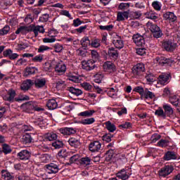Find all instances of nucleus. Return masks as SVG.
<instances>
[{"label": "nucleus", "mask_w": 180, "mask_h": 180, "mask_svg": "<svg viewBox=\"0 0 180 180\" xmlns=\"http://www.w3.org/2000/svg\"><path fill=\"white\" fill-rule=\"evenodd\" d=\"M146 26L148 27L149 30L153 34V37H155V39H160L162 37V31L161 30V28L158 27V25L151 22H148L146 23Z\"/></svg>", "instance_id": "nucleus-1"}, {"label": "nucleus", "mask_w": 180, "mask_h": 180, "mask_svg": "<svg viewBox=\"0 0 180 180\" xmlns=\"http://www.w3.org/2000/svg\"><path fill=\"white\" fill-rule=\"evenodd\" d=\"M162 47L168 53H174L178 47V44L172 41V40H167L162 43Z\"/></svg>", "instance_id": "nucleus-2"}, {"label": "nucleus", "mask_w": 180, "mask_h": 180, "mask_svg": "<svg viewBox=\"0 0 180 180\" xmlns=\"http://www.w3.org/2000/svg\"><path fill=\"white\" fill-rule=\"evenodd\" d=\"M174 171V166L172 165H165L163 167H162L159 172V176H161L162 178H167L168 175H171Z\"/></svg>", "instance_id": "nucleus-3"}, {"label": "nucleus", "mask_w": 180, "mask_h": 180, "mask_svg": "<svg viewBox=\"0 0 180 180\" xmlns=\"http://www.w3.org/2000/svg\"><path fill=\"white\" fill-rule=\"evenodd\" d=\"M96 60L89 59L88 60L82 61V68L85 71H92L96 68V65H95Z\"/></svg>", "instance_id": "nucleus-4"}, {"label": "nucleus", "mask_w": 180, "mask_h": 180, "mask_svg": "<svg viewBox=\"0 0 180 180\" xmlns=\"http://www.w3.org/2000/svg\"><path fill=\"white\" fill-rule=\"evenodd\" d=\"M146 71V68L144 67V64L138 63L132 68V74L135 77H140L143 75V72Z\"/></svg>", "instance_id": "nucleus-5"}, {"label": "nucleus", "mask_w": 180, "mask_h": 180, "mask_svg": "<svg viewBox=\"0 0 180 180\" xmlns=\"http://www.w3.org/2000/svg\"><path fill=\"white\" fill-rule=\"evenodd\" d=\"M28 32H33L35 37H37L39 33H44L45 30L43 25H30L28 26Z\"/></svg>", "instance_id": "nucleus-6"}, {"label": "nucleus", "mask_w": 180, "mask_h": 180, "mask_svg": "<svg viewBox=\"0 0 180 180\" xmlns=\"http://www.w3.org/2000/svg\"><path fill=\"white\" fill-rule=\"evenodd\" d=\"M132 40L138 47H144V46H146V40L144 39V37L140 35L139 34H134L132 37Z\"/></svg>", "instance_id": "nucleus-7"}, {"label": "nucleus", "mask_w": 180, "mask_h": 180, "mask_svg": "<svg viewBox=\"0 0 180 180\" xmlns=\"http://www.w3.org/2000/svg\"><path fill=\"white\" fill-rule=\"evenodd\" d=\"M155 61L160 65H165V64H167V65H171V64L174 63V60L171 58H167L164 56H157L155 58Z\"/></svg>", "instance_id": "nucleus-8"}, {"label": "nucleus", "mask_w": 180, "mask_h": 180, "mask_svg": "<svg viewBox=\"0 0 180 180\" xmlns=\"http://www.w3.org/2000/svg\"><path fill=\"white\" fill-rule=\"evenodd\" d=\"M172 78L171 73H162L159 76L158 83L160 84V85H167L169 82L168 81Z\"/></svg>", "instance_id": "nucleus-9"}, {"label": "nucleus", "mask_w": 180, "mask_h": 180, "mask_svg": "<svg viewBox=\"0 0 180 180\" xmlns=\"http://www.w3.org/2000/svg\"><path fill=\"white\" fill-rule=\"evenodd\" d=\"M46 174H57L60 169H58V166L55 163H49L46 165Z\"/></svg>", "instance_id": "nucleus-10"}, {"label": "nucleus", "mask_w": 180, "mask_h": 180, "mask_svg": "<svg viewBox=\"0 0 180 180\" xmlns=\"http://www.w3.org/2000/svg\"><path fill=\"white\" fill-rule=\"evenodd\" d=\"M102 144L98 141L90 143L89 145V150L91 153H98L101 150Z\"/></svg>", "instance_id": "nucleus-11"}, {"label": "nucleus", "mask_w": 180, "mask_h": 180, "mask_svg": "<svg viewBox=\"0 0 180 180\" xmlns=\"http://www.w3.org/2000/svg\"><path fill=\"white\" fill-rule=\"evenodd\" d=\"M165 20H168L170 23H175L178 20V17L173 12H166L163 14Z\"/></svg>", "instance_id": "nucleus-12"}, {"label": "nucleus", "mask_w": 180, "mask_h": 180, "mask_svg": "<svg viewBox=\"0 0 180 180\" xmlns=\"http://www.w3.org/2000/svg\"><path fill=\"white\" fill-rule=\"evenodd\" d=\"M15 96H16V91H15L13 89H9L7 94L4 96V100L7 101V102L13 103L16 101Z\"/></svg>", "instance_id": "nucleus-13"}, {"label": "nucleus", "mask_w": 180, "mask_h": 180, "mask_svg": "<svg viewBox=\"0 0 180 180\" xmlns=\"http://www.w3.org/2000/svg\"><path fill=\"white\" fill-rule=\"evenodd\" d=\"M26 108L30 110H35V112H41L44 110V108L39 106L36 101H31L26 104Z\"/></svg>", "instance_id": "nucleus-14"}, {"label": "nucleus", "mask_w": 180, "mask_h": 180, "mask_svg": "<svg viewBox=\"0 0 180 180\" xmlns=\"http://www.w3.org/2000/svg\"><path fill=\"white\" fill-rule=\"evenodd\" d=\"M3 56L4 57H8L10 60H16L19 58V54L13 53L11 49H8L3 52Z\"/></svg>", "instance_id": "nucleus-15"}, {"label": "nucleus", "mask_w": 180, "mask_h": 180, "mask_svg": "<svg viewBox=\"0 0 180 180\" xmlns=\"http://www.w3.org/2000/svg\"><path fill=\"white\" fill-rule=\"evenodd\" d=\"M17 157L22 161H26L30 158V152L27 150H22L17 154Z\"/></svg>", "instance_id": "nucleus-16"}, {"label": "nucleus", "mask_w": 180, "mask_h": 180, "mask_svg": "<svg viewBox=\"0 0 180 180\" xmlns=\"http://www.w3.org/2000/svg\"><path fill=\"white\" fill-rule=\"evenodd\" d=\"M33 85H34V82H33L32 79H27L21 84V89L22 91H29V89H30Z\"/></svg>", "instance_id": "nucleus-17"}, {"label": "nucleus", "mask_w": 180, "mask_h": 180, "mask_svg": "<svg viewBox=\"0 0 180 180\" xmlns=\"http://www.w3.org/2000/svg\"><path fill=\"white\" fill-rule=\"evenodd\" d=\"M108 56L114 61H116L119 58V52L115 48L111 47L108 49Z\"/></svg>", "instance_id": "nucleus-18"}, {"label": "nucleus", "mask_w": 180, "mask_h": 180, "mask_svg": "<svg viewBox=\"0 0 180 180\" xmlns=\"http://www.w3.org/2000/svg\"><path fill=\"white\" fill-rule=\"evenodd\" d=\"M60 133L61 134H64L65 136H71V134H75L77 133V131L74 129L73 128H60L59 129Z\"/></svg>", "instance_id": "nucleus-19"}, {"label": "nucleus", "mask_w": 180, "mask_h": 180, "mask_svg": "<svg viewBox=\"0 0 180 180\" xmlns=\"http://www.w3.org/2000/svg\"><path fill=\"white\" fill-rule=\"evenodd\" d=\"M126 19H129V11H120L117 15V20L118 22H123V20H126Z\"/></svg>", "instance_id": "nucleus-20"}, {"label": "nucleus", "mask_w": 180, "mask_h": 180, "mask_svg": "<svg viewBox=\"0 0 180 180\" xmlns=\"http://www.w3.org/2000/svg\"><path fill=\"white\" fill-rule=\"evenodd\" d=\"M163 109L165 110V119H167V116L171 117L174 115V109L169 105H163Z\"/></svg>", "instance_id": "nucleus-21"}, {"label": "nucleus", "mask_w": 180, "mask_h": 180, "mask_svg": "<svg viewBox=\"0 0 180 180\" xmlns=\"http://www.w3.org/2000/svg\"><path fill=\"white\" fill-rule=\"evenodd\" d=\"M103 68V70H106L107 71H112V72H115V71H116V65H115L113 63L110 61H107L104 63Z\"/></svg>", "instance_id": "nucleus-22"}, {"label": "nucleus", "mask_w": 180, "mask_h": 180, "mask_svg": "<svg viewBox=\"0 0 180 180\" xmlns=\"http://www.w3.org/2000/svg\"><path fill=\"white\" fill-rule=\"evenodd\" d=\"M116 153V149L111 148L106 151L105 153V161L109 162V161H112V159L115 158V153Z\"/></svg>", "instance_id": "nucleus-23"}, {"label": "nucleus", "mask_w": 180, "mask_h": 180, "mask_svg": "<svg viewBox=\"0 0 180 180\" xmlns=\"http://www.w3.org/2000/svg\"><path fill=\"white\" fill-rule=\"evenodd\" d=\"M116 176L120 179L126 180V179H129L130 176H129V174H127V172H126V169H123L116 174Z\"/></svg>", "instance_id": "nucleus-24"}, {"label": "nucleus", "mask_w": 180, "mask_h": 180, "mask_svg": "<svg viewBox=\"0 0 180 180\" xmlns=\"http://www.w3.org/2000/svg\"><path fill=\"white\" fill-rule=\"evenodd\" d=\"M165 161H169L170 160H176V154L172 151H167L164 155Z\"/></svg>", "instance_id": "nucleus-25"}, {"label": "nucleus", "mask_w": 180, "mask_h": 180, "mask_svg": "<svg viewBox=\"0 0 180 180\" xmlns=\"http://www.w3.org/2000/svg\"><path fill=\"white\" fill-rule=\"evenodd\" d=\"M66 70L67 67L64 64L58 63L55 67V71L58 74H64Z\"/></svg>", "instance_id": "nucleus-26"}, {"label": "nucleus", "mask_w": 180, "mask_h": 180, "mask_svg": "<svg viewBox=\"0 0 180 180\" xmlns=\"http://www.w3.org/2000/svg\"><path fill=\"white\" fill-rule=\"evenodd\" d=\"M61 108L63 110V112L65 114H68L72 110V105L70 103H64L62 104Z\"/></svg>", "instance_id": "nucleus-27"}, {"label": "nucleus", "mask_w": 180, "mask_h": 180, "mask_svg": "<svg viewBox=\"0 0 180 180\" xmlns=\"http://www.w3.org/2000/svg\"><path fill=\"white\" fill-rule=\"evenodd\" d=\"M70 146L72 147H75V148H78L79 146H81V142H79V139L75 138H70L68 141Z\"/></svg>", "instance_id": "nucleus-28"}, {"label": "nucleus", "mask_w": 180, "mask_h": 180, "mask_svg": "<svg viewBox=\"0 0 180 180\" xmlns=\"http://www.w3.org/2000/svg\"><path fill=\"white\" fill-rule=\"evenodd\" d=\"M1 176L5 180H13L15 179V177L12 176L11 172L5 169L1 170Z\"/></svg>", "instance_id": "nucleus-29"}, {"label": "nucleus", "mask_w": 180, "mask_h": 180, "mask_svg": "<svg viewBox=\"0 0 180 180\" xmlns=\"http://www.w3.org/2000/svg\"><path fill=\"white\" fill-rule=\"evenodd\" d=\"M54 140H57V134L55 133H47L46 134V143L49 144L50 141H54Z\"/></svg>", "instance_id": "nucleus-30"}, {"label": "nucleus", "mask_w": 180, "mask_h": 180, "mask_svg": "<svg viewBox=\"0 0 180 180\" xmlns=\"http://www.w3.org/2000/svg\"><path fill=\"white\" fill-rule=\"evenodd\" d=\"M49 146H52L56 150H58L64 147V143L60 140H56L55 141L51 142Z\"/></svg>", "instance_id": "nucleus-31"}, {"label": "nucleus", "mask_w": 180, "mask_h": 180, "mask_svg": "<svg viewBox=\"0 0 180 180\" xmlns=\"http://www.w3.org/2000/svg\"><path fill=\"white\" fill-rule=\"evenodd\" d=\"M46 106L49 110H54L57 108V101L54 99L49 100Z\"/></svg>", "instance_id": "nucleus-32"}, {"label": "nucleus", "mask_w": 180, "mask_h": 180, "mask_svg": "<svg viewBox=\"0 0 180 180\" xmlns=\"http://www.w3.org/2000/svg\"><path fill=\"white\" fill-rule=\"evenodd\" d=\"M81 45L82 47H84V50H86V47L91 46V40H89V37H84L80 41Z\"/></svg>", "instance_id": "nucleus-33"}, {"label": "nucleus", "mask_w": 180, "mask_h": 180, "mask_svg": "<svg viewBox=\"0 0 180 180\" xmlns=\"http://www.w3.org/2000/svg\"><path fill=\"white\" fill-rule=\"evenodd\" d=\"M68 91L72 94L73 95H75L76 96H79L82 94H83L82 90L79 89H75L74 87H68Z\"/></svg>", "instance_id": "nucleus-34"}, {"label": "nucleus", "mask_w": 180, "mask_h": 180, "mask_svg": "<svg viewBox=\"0 0 180 180\" xmlns=\"http://www.w3.org/2000/svg\"><path fill=\"white\" fill-rule=\"evenodd\" d=\"M32 136L29 134H26L25 135L22 136L21 139V141L23 144H30L32 143Z\"/></svg>", "instance_id": "nucleus-35"}, {"label": "nucleus", "mask_w": 180, "mask_h": 180, "mask_svg": "<svg viewBox=\"0 0 180 180\" xmlns=\"http://www.w3.org/2000/svg\"><path fill=\"white\" fill-rule=\"evenodd\" d=\"M36 88H43L46 85V79H37L34 82Z\"/></svg>", "instance_id": "nucleus-36"}, {"label": "nucleus", "mask_w": 180, "mask_h": 180, "mask_svg": "<svg viewBox=\"0 0 180 180\" xmlns=\"http://www.w3.org/2000/svg\"><path fill=\"white\" fill-rule=\"evenodd\" d=\"M95 113V110H86L84 112H81L78 114V116H82V117H91Z\"/></svg>", "instance_id": "nucleus-37"}, {"label": "nucleus", "mask_w": 180, "mask_h": 180, "mask_svg": "<svg viewBox=\"0 0 180 180\" xmlns=\"http://www.w3.org/2000/svg\"><path fill=\"white\" fill-rule=\"evenodd\" d=\"M146 16L148 19H151L152 20H157L158 19V15L153 11L146 12Z\"/></svg>", "instance_id": "nucleus-38"}, {"label": "nucleus", "mask_w": 180, "mask_h": 180, "mask_svg": "<svg viewBox=\"0 0 180 180\" xmlns=\"http://www.w3.org/2000/svg\"><path fill=\"white\" fill-rule=\"evenodd\" d=\"M105 127L110 133H113V131H116V125H115V124H112L110 121L105 122Z\"/></svg>", "instance_id": "nucleus-39"}, {"label": "nucleus", "mask_w": 180, "mask_h": 180, "mask_svg": "<svg viewBox=\"0 0 180 180\" xmlns=\"http://www.w3.org/2000/svg\"><path fill=\"white\" fill-rule=\"evenodd\" d=\"M113 44H115L116 49H118L119 50H121V49H123L124 47V44L123 43V41L121 38L114 40Z\"/></svg>", "instance_id": "nucleus-40"}, {"label": "nucleus", "mask_w": 180, "mask_h": 180, "mask_svg": "<svg viewBox=\"0 0 180 180\" xmlns=\"http://www.w3.org/2000/svg\"><path fill=\"white\" fill-rule=\"evenodd\" d=\"M56 89H58V91H61L62 89H64V88H65V82L61 79H58V81H56Z\"/></svg>", "instance_id": "nucleus-41"}, {"label": "nucleus", "mask_w": 180, "mask_h": 180, "mask_svg": "<svg viewBox=\"0 0 180 180\" xmlns=\"http://www.w3.org/2000/svg\"><path fill=\"white\" fill-rule=\"evenodd\" d=\"M143 96L145 97V99H153L155 98V95L154 93L148 91V89H145V92L143 93Z\"/></svg>", "instance_id": "nucleus-42"}, {"label": "nucleus", "mask_w": 180, "mask_h": 180, "mask_svg": "<svg viewBox=\"0 0 180 180\" xmlns=\"http://www.w3.org/2000/svg\"><path fill=\"white\" fill-rule=\"evenodd\" d=\"M36 72H37V68H34V67H32V68H27L25 69V75H34V74H36Z\"/></svg>", "instance_id": "nucleus-43"}, {"label": "nucleus", "mask_w": 180, "mask_h": 180, "mask_svg": "<svg viewBox=\"0 0 180 180\" xmlns=\"http://www.w3.org/2000/svg\"><path fill=\"white\" fill-rule=\"evenodd\" d=\"M90 46H91V47H94V49H98V47H101V39L98 38H94L91 40Z\"/></svg>", "instance_id": "nucleus-44"}, {"label": "nucleus", "mask_w": 180, "mask_h": 180, "mask_svg": "<svg viewBox=\"0 0 180 180\" xmlns=\"http://www.w3.org/2000/svg\"><path fill=\"white\" fill-rule=\"evenodd\" d=\"M78 160H79V155H78V154L74 155L70 158L69 162H67L66 165H71L72 164L77 162V161H78Z\"/></svg>", "instance_id": "nucleus-45"}, {"label": "nucleus", "mask_w": 180, "mask_h": 180, "mask_svg": "<svg viewBox=\"0 0 180 180\" xmlns=\"http://www.w3.org/2000/svg\"><path fill=\"white\" fill-rule=\"evenodd\" d=\"M169 102L173 105V106H175L176 108L178 107L179 105V99L176 98V96H173L172 97H169Z\"/></svg>", "instance_id": "nucleus-46"}, {"label": "nucleus", "mask_w": 180, "mask_h": 180, "mask_svg": "<svg viewBox=\"0 0 180 180\" xmlns=\"http://www.w3.org/2000/svg\"><path fill=\"white\" fill-rule=\"evenodd\" d=\"M103 73L98 72L94 75V81L96 82V84H101L102 82V79H103Z\"/></svg>", "instance_id": "nucleus-47"}, {"label": "nucleus", "mask_w": 180, "mask_h": 180, "mask_svg": "<svg viewBox=\"0 0 180 180\" xmlns=\"http://www.w3.org/2000/svg\"><path fill=\"white\" fill-rule=\"evenodd\" d=\"M2 150H3V153L4 154H11V153H12V149L11 148V146L6 143H4L2 145Z\"/></svg>", "instance_id": "nucleus-48"}, {"label": "nucleus", "mask_w": 180, "mask_h": 180, "mask_svg": "<svg viewBox=\"0 0 180 180\" xmlns=\"http://www.w3.org/2000/svg\"><path fill=\"white\" fill-rule=\"evenodd\" d=\"M155 116H158V117H162V119H165V114L164 112V110L162 108H159L158 110L155 112Z\"/></svg>", "instance_id": "nucleus-49"}, {"label": "nucleus", "mask_w": 180, "mask_h": 180, "mask_svg": "<svg viewBox=\"0 0 180 180\" xmlns=\"http://www.w3.org/2000/svg\"><path fill=\"white\" fill-rule=\"evenodd\" d=\"M81 124L86 125V124H92L95 123V118H86L80 122Z\"/></svg>", "instance_id": "nucleus-50"}, {"label": "nucleus", "mask_w": 180, "mask_h": 180, "mask_svg": "<svg viewBox=\"0 0 180 180\" xmlns=\"http://www.w3.org/2000/svg\"><path fill=\"white\" fill-rule=\"evenodd\" d=\"M79 163L81 165H89L91 164V158L89 157L82 158Z\"/></svg>", "instance_id": "nucleus-51"}, {"label": "nucleus", "mask_w": 180, "mask_h": 180, "mask_svg": "<svg viewBox=\"0 0 180 180\" xmlns=\"http://www.w3.org/2000/svg\"><path fill=\"white\" fill-rule=\"evenodd\" d=\"M10 30L11 27L8 25L4 26L2 29L0 30V36H5V34H8Z\"/></svg>", "instance_id": "nucleus-52"}, {"label": "nucleus", "mask_w": 180, "mask_h": 180, "mask_svg": "<svg viewBox=\"0 0 180 180\" xmlns=\"http://www.w3.org/2000/svg\"><path fill=\"white\" fill-rule=\"evenodd\" d=\"M25 32H29V26H22L19 27L15 31V34H19L20 33H25Z\"/></svg>", "instance_id": "nucleus-53"}, {"label": "nucleus", "mask_w": 180, "mask_h": 180, "mask_svg": "<svg viewBox=\"0 0 180 180\" xmlns=\"http://www.w3.org/2000/svg\"><path fill=\"white\" fill-rule=\"evenodd\" d=\"M91 60H94L96 62L98 61V60H99V53H98L96 50H91Z\"/></svg>", "instance_id": "nucleus-54"}, {"label": "nucleus", "mask_w": 180, "mask_h": 180, "mask_svg": "<svg viewBox=\"0 0 180 180\" xmlns=\"http://www.w3.org/2000/svg\"><path fill=\"white\" fill-rule=\"evenodd\" d=\"M98 27L100 30H107L108 32H110L113 29V25H99Z\"/></svg>", "instance_id": "nucleus-55"}, {"label": "nucleus", "mask_w": 180, "mask_h": 180, "mask_svg": "<svg viewBox=\"0 0 180 180\" xmlns=\"http://www.w3.org/2000/svg\"><path fill=\"white\" fill-rule=\"evenodd\" d=\"M134 92H138L141 96L144 95L145 89L141 86H138L134 89Z\"/></svg>", "instance_id": "nucleus-56"}, {"label": "nucleus", "mask_w": 180, "mask_h": 180, "mask_svg": "<svg viewBox=\"0 0 180 180\" xmlns=\"http://www.w3.org/2000/svg\"><path fill=\"white\" fill-rule=\"evenodd\" d=\"M112 137H113L112 134H105L104 136H103L102 139L103 141H106V143H110V141H112Z\"/></svg>", "instance_id": "nucleus-57"}, {"label": "nucleus", "mask_w": 180, "mask_h": 180, "mask_svg": "<svg viewBox=\"0 0 180 180\" xmlns=\"http://www.w3.org/2000/svg\"><path fill=\"white\" fill-rule=\"evenodd\" d=\"M43 55L39 54L32 58V61H33L34 63H41V61H43Z\"/></svg>", "instance_id": "nucleus-58"}, {"label": "nucleus", "mask_w": 180, "mask_h": 180, "mask_svg": "<svg viewBox=\"0 0 180 180\" xmlns=\"http://www.w3.org/2000/svg\"><path fill=\"white\" fill-rule=\"evenodd\" d=\"M68 79H69V81H72V82H75L76 84H78L80 81L79 77L75 75H69Z\"/></svg>", "instance_id": "nucleus-59"}, {"label": "nucleus", "mask_w": 180, "mask_h": 180, "mask_svg": "<svg viewBox=\"0 0 180 180\" xmlns=\"http://www.w3.org/2000/svg\"><path fill=\"white\" fill-rule=\"evenodd\" d=\"M146 79L148 82H154V81H155V77L153 73H148L146 76Z\"/></svg>", "instance_id": "nucleus-60"}, {"label": "nucleus", "mask_w": 180, "mask_h": 180, "mask_svg": "<svg viewBox=\"0 0 180 180\" xmlns=\"http://www.w3.org/2000/svg\"><path fill=\"white\" fill-rule=\"evenodd\" d=\"M152 6L155 11H161V4L160 1H155L152 3Z\"/></svg>", "instance_id": "nucleus-61"}, {"label": "nucleus", "mask_w": 180, "mask_h": 180, "mask_svg": "<svg viewBox=\"0 0 180 180\" xmlns=\"http://www.w3.org/2000/svg\"><path fill=\"white\" fill-rule=\"evenodd\" d=\"M169 141L165 139H161L158 142V147H167L168 146Z\"/></svg>", "instance_id": "nucleus-62"}, {"label": "nucleus", "mask_w": 180, "mask_h": 180, "mask_svg": "<svg viewBox=\"0 0 180 180\" xmlns=\"http://www.w3.org/2000/svg\"><path fill=\"white\" fill-rule=\"evenodd\" d=\"M118 8L121 11H123L124 9H128V8H130V3H121L119 5Z\"/></svg>", "instance_id": "nucleus-63"}, {"label": "nucleus", "mask_w": 180, "mask_h": 180, "mask_svg": "<svg viewBox=\"0 0 180 180\" xmlns=\"http://www.w3.org/2000/svg\"><path fill=\"white\" fill-rule=\"evenodd\" d=\"M160 139H161V135L158 134H154L151 136V141L152 143H157Z\"/></svg>", "instance_id": "nucleus-64"}]
</instances>
